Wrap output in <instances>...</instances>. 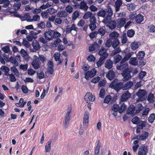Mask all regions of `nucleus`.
<instances>
[{
    "label": "nucleus",
    "instance_id": "f257e3e1",
    "mask_svg": "<svg viewBox=\"0 0 155 155\" xmlns=\"http://www.w3.org/2000/svg\"><path fill=\"white\" fill-rule=\"evenodd\" d=\"M112 15L113 11L109 7H107L106 11L101 9L97 13L99 16L104 18L102 22L105 24H106L110 20Z\"/></svg>",
    "mask_w": 155,
    "mask_h": 155
},
{
    "label": "nucleus",
    "instance_id": "f03ea898",
    "mask_svg": "<svg viewBox=\"0 0 155 155\" xmlns=\"http://www.w3.org/2000/svg\"><path fill=\"white\" fill-rule=\"evenodd\" d=\"M109 87L114 89L116 91L118 92L123 87V82H118L117 79H115L110 84Z\"/></svg>",
    "mask_w": 155,
    "mask_h": 155
},
{
    "label": "nucleus",
    "instance_id": "7ed1b4c3",
    "mask_svg": "<svg viewBox=\"0 0 155 155\" xmlns=\"http://www.w3.org/2000/svg\"><path fill=\"white\" fill-rule=\"evenodd\" d=\"M136 95L138 97L137 99V101L138 102L143 101L147 97V93L144 90L139 89L137 92Z\"/></svg>",
    "mask_w": 155,
    "mask_h": 155
},
{
    "label": "nucleus",
    "instance_id": "20e7f679",
    "mask_svg": "<svg viewBox=\"0 0 155 155\" xmlns=\"http://www.w3.org/2000/svg\"><path fill=\"white\" fill-rule=\"evenodd\" d=\"M71 109L72 107L71 106H70L69 107H68V109L67 112L66 116H65L64 121L63 122V123L64 124V127L65 129L67 128H68V126L69 124L70 120V114L71 113Z\"/></svg>",
    "mask_w": 155,
    "mask_h": 155
},
{
    "label": "nucleus",
    "instance_id": "39448f33",
    "mask_svg": "<svg viewBox=\"0 0 155 155\" xmlns=\"http://www.w3.org/2000/svg\"><path fill=\"white\" fill-rule=\"evenodd\" d=\"M116 68L117 70L122 71L123 72L124 71L128 69V63L126 61H123L122 60L120 64H118Z\"/></svg>",
    "mask_w": 155,
    "mask_h": 155
},
{
    "label": "nucleus",
    "instance_id": "423d86ee",
    "mask_svg": "<svg viewBox=\"0 0 155 155\" xmlns=\"http://www.w3.org/2000/svg\"><path fill=\"white\" fill-rule=\"evenodd\" d=\"M131 71L128 69L124 71L121 73V74L123 77V81H127L132 78V76L130 74Z\"/></svg>",
    "mask_w": 155,
    "mask_h": 155
},
{
    "label": "nucleus",
    "instance_id": "0eeeda50",
    "mask_svg": "<svg viewBox=\"0 0 155 155\" xmlns=\"http://www.w3.org/2000/svg\"><path fill=\"white\" fill-rule=\"evenodd\" d=\"M148 151L147 146L143 145L139 149L138 155H147Z\"/></svg>",
    "mask_w": 155,
    "mask_h": 155
},
{
    "label": "nucleus",
    "instance_id": "6e6552de",
    "mask_svg": "<svg viewBox=\"0 0 155 155\" xmlns=\"http://www.w3.org/2000/svg\"><path fill=\"white\" fill-rule=\"evenodd\" d=\"M107 49L103 47H101L98 52V54L101 56L100 57L106 59L108 55V54L107 52Z\"/></svg>",
    "mask_w": 155,
    "mask_h": 155
},
{
    "label": "nucleus",
    "instance_id": "1a4fd4ad",
    "mask_svg": "<svg viewBox=\"0 0 155 155\" xmlns=\"http://www.w3.org/2000/svg\"><path fill=\"white\" fill-rule=\"evenodd\" d=\"M53 30L50 29L44 33V35L46 39L50 41L53 39Z\"/></svg>",
    "mask_w": 155,
    "mask_h": 155
},
{
    "label": "nucleus",
    "instance_id": "9d476101",
    "mask_svg": "<svg viewBox=\"0 0 155 155\" xmlns=\"http://www.w3.org/2000/svg\"><path fill=\"white\" fill-rule=\"evenodd\" d=\"M131 95V94L128 91H125L122 94L120 97V101L121 102L126 101L127 99L130 97Z\"/></svg>",
    "mask_w": 155,
    "mask_h": 155
},
{
    "label": "nucleus",
    "instance_id": "9b49d317",
    "mask_svg": "<svg viewBox=\"0 0 155 155\" xmlns=\"http://www.w3.org/2000/svg\"><path fill=\"white\" fill-rule=\"evenodd\" d=\"M96 71L95 69H92L91 71H87L85 74L84 77L87 80H88L89 78H91L93 77L96 74Z\"/></svg>",
    "mask_w": 155,
    "mask_h": 155
},
{
    "label": "nucleus",
    "instance_id": "f8f14e48",
    "mask_svg": "<svg viewBox=\"0 0 155 155\" xmlns=\"http://www.w3.org/2000/svg\"><path fill=\"white\" fill-rule=\"evenodd\" d=\"M95 96L90 92H87L84 96V99L87 103L88 101H93L95 100Z\"/></svg>",
    "mask_w": 155,
    "mask_h": 155
},
{
    "label": "nucleus",
    "instance_id": "ddd939ff",
    "mask_svg": "<svg viewBox=\"0 0 155 155\" xmlns=\"http://www.w3.org/2000/svg\"><path fill=\"white\" fill-rule=\"evenodd\" d=\"M122 1L121 0H117L115 2L114 7L115 8V11L117 12L120 10V7L122 6Z\"/></svg>",
    "mask_w": 155,
    "mask_h": 155
},
{
    "label": "nucleus",
    "instance_id": "4468645a",
    "mask_svg": "<svg viewBox=\"0 0 155 155\" xmlns=\"http://www.w3.org/2000/svg\"><path fill=\"white\" fill-rule=\"evenodd\" d=\"M87 3L85 1L83 0L81 1L80 4L79 8L84 11H87L88 8V7L87 6Z\"/></svg>",
    "mask_w": 155,
    "mask_h": 155
},
{
    "label": "nucleus",
    "instance_id": "2eb2a0df",
    "mask_svg": "<svg viewBox=\"0 0 155 155\" xmlns=\"http://www.w3.org/2000/svg\"><path fill=\"white\" fill-rule=\"evenodd\" d=\"M133 82L130 81H127L126 83L124 85L123 84V87L122 89L123 90H127L130 88L133 85Z\"/></svg>",
    "mask_w": 155,
    "mask_h": 155
},
{
    "label": "nucleus",
    "instance_id": "dca6fc26",
    "mask_svg": "<svg viewBox=\"0 0 155 155\" xmlns=\"http://www.w3.org/2000/svg\"><path fill=\"white\" fill-rule=\"evenodd\" d=\"M110 20L107 24V26L110 29H114L116 26L117 23L115 21Z\"/></svg>",
    "mask_w": 155,
    "mask_h": 155
},
{
    "label": "nucleus",
    "instance_id": "f3484780",
    "mask_svg": "<svg viewBox=\"0 0 155 155\" xmlns=\"http://www.w3.org/2000/svg\"><path fill=\"white\" fill-rule=\"evenodd\" d=\"M135 107L133 105H130L129 107H128L127 112L128 114H131L132 115H134L136 113L134 112L135 111Z\"/></svg>",
    "mask_w": 155,
    "mask_h": 155
},
{
    "label": "nucleus",
    "instance_id": "a211bd4d",
    "mask_svg": "<svg viewBox=\"0 0 155 155\" xmlns=\"http://www.w3.org/2000/svg\"><path fill=\"white\" fill-rule=\"evenodd\" d=\"M115 77L114 72L112 70H110L106 74V77L110 80H113Z\"/></svg>",
    "mask_w": 155,
    "mask_h": 155
},
{
    "label": "nucleus",
    "instance_id": "6ab92c4d",
    "mask_svg": "<svg viewBox=\"0 0 155 155\" xmlns=\"http://www.w3.org/2000/svg\"><path fill=\"white\" fill-rule=\"evenodd\" d=\"M120 44V41L117 38H114L113 41L112 40V47L114 49L116 48Z\"/></svg>",
    "mask_w": 155,
    "mask_h": 155
},
{
    "label": "nucleus",
    "instance_id": "aec40b11",
    "mask_svg": "<svg viewBox=\"0 0 155 155\" xmlns=\"http://www.w3.org/2000/svg\"><path fill=\"white\" fill-rule=\"evenodd\" d=\"M113 64L112 61L110 59L106 61L105 63V66L108 69H110L113 67Z\"/></svg>",
    "mask_w": 155,
    "mask_h": 155
},
{
    "label": "nucleus",
    "instance_id": "412c9836",
    "mask_svg": "<svg viewBox=\"0 0 155 155\" xmlns=\"http://www.w3.org/2000/svg\"><path fill=\"white\" fill-rule=\"evenodd\" d=\"M22 21L26 20L28 21L31 22V18L29 13H25L24 14L23 16L21 18Z\"/></svg>",
    "mask_w": 155,
    "mask_h": 155
},
{
    "label": "nucleus",
    "instance_id": "4be33fe9",
    "mask_svg": "<svg viewBox=\"0 0 155 155\" xmlns=\"http://www.w3.org/2000/svg\"><path fill=\"white\" fill-rule=\"evenodd\" d=\"M32 45L33 48L36 51L39 50L41 48L39 43L36 40L33 41Z\"/></svg>",
    "mask_w": 155,
    "mask_h": 155
},
{
    "label": "nucleus",
    "instance_id": "5701e85b",
    "mask_svg": "<svg viewBox=\"0 0 155 155\" xmlns=\"http://www.w3.org/2000/svg\"><path fill=\"white\" fill-rule=\"evenodd\" d=\"M127 106L124 103H120L119 107V112L120 113H122L126 109Z\"/></svg>",
    "mask_w": 155,
    "mask_h": 155
},
{
    "label": "nucleus",
    "instance_id": "b1692460",
    "mask_svg": "<svg viewBox=\"0 0 155 155\" xmlns=\"http://www.w3.org/2000/svg\"><path fill=\"white\" fill-rule=\"evenodd\" d=\"M51 140H49L46 143L45 146V152L46 153L49 152L51 149Z\"/></svg>",
    "mask_w": 155,
    "mask_h": 155
},
{
    "label": "nucleus",
    "instance_id": "393cba45",
    "mask_svg": "<svg viewBox=\"0 0 155 155\" xmlns=\"http://www.w3.org/2000/svg\"><path fill=\"white\" fill-rule=\"evenodd\" d=\"M31 64L33 68L35 69H38L40 67V65L39 64V62L38 61L36 58H35V60H34L31 63Z\"/></svg>",
    "mask_w": 155,
    "mask_h": 155
},
{
    "label": "nucleus",
    "instance_id": "a878e982",
    "mask_svg": "<svg viewBox=\"0 0 155 155\" xmlns=\"http://www.w3.org/2000/svg\"><path fill=\"white\" fill-rule=\"evenodd\" d=\"M1 70L3 71L5 75L8 76L9 75V71H10L9 68L3 65L0 68Z\"/></svg>",
    "mask_w": 155,
    "mask_h": 155
},
{
    "label": "nucleus",
    "instance_id": "bb28decb",
    "mask_svg": "<svg viewBox=\"0 0 155 155\" xmlns=\"http://www.w3.org/2000/svg\"><path fill=\"white\" fill-rule=\"evenodd\" d=\"M149 134L147 132H144L139 137V140H145L147 138Z\"/></svg>",
    "mask_w": 155,
    "mask_h": 155
},
{
    "label": "nucleus",
    "instance_id": "cd10ccee",
    "mask_svg": "<svg viewBox=\"0 0 155 155\" xmlns=\"http://www.w3.org/2000/svg\"><path fill=\"white\" fill-rule=\"evenodd\" d=\"M143 20V16L140 14H138L135 17V21L137 23H140Z\"/></svg>",
    "mask_w": 155,
    "mask_h": 155
},
{
    "label": "nucleus",
    "instance_id": "c85d7f7f",
    "mask_svg": "<svg viewBox=\"0 0 155 155\" xmlns=\"http://www.w3.org/2000/svg\"><path fill=\"white\" fill-rule=\"evenodd\" d=\"M68 15V13L65 11H61L57 14V16L60 18H66Z\"/></svg>",
    "mask_w": 155,
    "mask_h": 155
},
{
    "label": "nucleus",
    "instance_id": "c756f323",
    "mask_svg": "<svg viewBox=\"0 0 155 155\" xmlns=\"http://www.w3.org/2000/svg\"><path fill=\"white\" fill-rule=\"evenodd\" d=\"M119 34L116 31H114L110 33L109 34V37L110 40H113L114 38H117L119 36Z\"/></svg>",
    "mask_w": 155,
    "mask_h": 155
},
{
    "label": "nucleus",
    "instance_id": "7c9ffc66",
    "mask_svg": "<svg viewBox=\"0 0 155 155\" xmlns=\"http://www.w3.org/2000/svg\"><path fill=\"white\" fill-rule=\"evenodd\" d=\"M101 143L98 140L96 146L94 151L95 155H99L100 151V147L101 146Z\"/></svg>",
    "mask_w": 155,
    "mask_h": 155
},
{
    "label": "nucleus",
    "instance_id": "2f4dec72",
    "mask_svg": "<svg viewBox=\"0 0 155 155\" xmlns=\"http://www.w3.org/2000/svg\"><path fill=\"white\" fill-rule=\"evenodd\" d=\"M137 63L138 61L136 58H132L129 61V63L132 65H137Z\"/></svg>",
    "mask_w": 155,
    "mask_h": 155
},
{
    "label": "nucleus",
    "instance_id": "473e14b6",
    "mask_svg": "<svg viewBox=\"0 0 155 155\" xmlns=\"http://www.w3.org/2000/svg\"><path fill=\"white\" fill-rule=\"evenodd\" d=\"M35 56L36 57L35 58H36L38 61H40L42 63H44L46 61V58L43 55H39L38 57L35 55Z\"/></svg>",
    "mask_w": 155,
    "mask_h": 155
},
{
    "label": "nucleus",
    "instance_id": "72a5a7b5",
    "mask_svg": "<svg viewBox=\"0 0 155 155\" xmlns=\"http://www.w3.org/2000/svg\"><path fill=\"white\" fill-rule=\"evenodd\" d=\"M97 34H99L101 36L104 35L105 33V28L104 27L100 28L97 31Z\"/></svg>",
    "mask_w": 155,
    "mask_h": 155
},
{
    "label": "nucleus",
    "instance_id": "f704fd0d",
    "mask_svg": "<svg viewBox=\"0 0 155 155\" xmlns=\"http://www.w3.org/2000/svg\"><path fill=\"white\" fill-rule=\"evenodd\" d=\"M10 61L12 63L13 65L16 67L18 65V62L16 59L14 57H11L10 58Z\"/></svg>",
    "mask_w": 155,
    "mask_h": 155
},
{
    "label": "nucleus",
    "instance_id": "c9c22d12",
    "mask_svg": "<svg viewBox=\"0 0 155 155\" xmlns=\"http://www.w3.org/2000/svg\"><path fill=\"white\" fill-rule=\"evenodd\" d=\"M127 9L131 11L134 9L136 7V5L134 3L128 4L127 5Z\"/></svg>",
    "mask_w": 155,
    "mask_h": 155
},
{
    "label": "nucleus",
    "instance_id": "e433bc0d",
    "mask_svg": "<svg viewBox=\"0 0 155 155\" xmlns=\"http://www.w3.org/2000/svg\"><path fill=\"white\" fill-rule=\"evenodd\" d=\"M126 18H124L119 19L118 26H123L126 23Z\"/></svg>",
    "mask_w": 155,
    "mask_h": 155
},
{
    "label": "nucleus",
    "instance_id": "4c0bfd02",
    "mask_svg": "<svg viewBox=\"0 0 155 155\" xmlns=\"http://www.w3.org/2000/svg\"><path fill=\"white\" fill-rule=\"evenodd\" d=\"M145 55V53L143 51H139L137 53V58L141 60L144 58Z\"/></svg>",
    "mask_w": 155,
    "mask_h": 155
},
{
    "label": "nucleus",
    "instance_id": "58836bf2",
    "mask_svg": "<svg viewBox=\"0 0 155 155\" xmlns=\"http://www.w3.org/2000/svg\"><path fill=\"white\" fill-rule=\"evenodd\" d=\"M121 51V49L119 47L117 48L116 49L115 48V49L112 51V52L111 54V55L112 56H114Z\"/></svg>",
    "mask_w": 155,
    "mask_h": 155
},
{
    "label": "nucleus",
    "instance_id": "ea45409f",
    "mask_svg": "<svg viewBox=\"0 0 155 155\" xmlns=\"http://www.w3.org/2000/svg\"><path fill=\"white\" fill-rule=\"evenodd\" d=\"M93 14L91 12H86L83 16V18L84 19H88L91 18L93 16Z\"/></svg>",
    "mask_w": 155,
    "mask_h": 155
},
{
    "label": "nucleus",
    "instance_id": "a19ab883",
    "mask_svg": "<svg viewBox=\"0 0 155 155\" xmlns=\"http://www.w3.org/2000/svg\"><path fill=\"white\" fill-rule=\"evenodd\" d=\"M146 122L145 121H142L140 120L137 125V127H139V129H142L145 126Z\"/></svg>",
    "mask_w": 155,
    "mask_h": 155
},
{
    "label": "nucleus",
    "instance_id": "79ce46f5",
    "mask_svg": "<svg viewBox=\"0 0 155 155\" xmlns=\"http://www.w3.org/2000/svg\"><path fill=\"white\" fill-rule=\"evenodd\" d=\"M155 119V114H151L148 118V120L149 122L152 123Z\"/></svg>",
    "mask_w": 155,
    "mask_h": 155
},
{
    "label": "nucleus",
    "instance_id": "37998d69",
    "mask_svg": "<svg viewBox=\"0 0 155 155\" xmlns=\"http://www.w3.org/2000/svg\"><path fill=\"white\" fill-rule=\"evenodd\" d=\"M106 59L100 57L99 60L97 62L96 64L97 67L101 66L105 61Z\"/></svg>",
    "mask_w": 155,
    "mask_h": 155
},
{
    "label": "nucleus",
    "instance_id": "c03bdc74",
    "mask_svg": "<svg viewBox=\"0 0 155 155\" xmlns=\"http://www.w3.org/2000/svg\"><path fill=\"white\" fill-rule=\"evenodd\" d=\"M135 34V31L133 29L129 30L127 32V36L130 38H132L133 37Z\"/></svg>",
    "mask_w": 155,
    "mask_h": 155
},
{
    "label": "nucleus",
    "instance_id": "a18cd8bd",
    "mask_svg": "<svg viewBox=\"0 0 155 155\" xmlns=\"http://www.w3.org/2000/svg\"><path fill=\"white\" fill-rule=\"evenodd\" d=\"M57 10L54 8H50L47 10V12H48L50 15L54 14L57 12Z\"/></svg>",
    "mask_w": 155,
    "mask_h": 155
},
{
    "label": "nucleus",
    "instance_id": "49530a36",
    "mask_svg": "<svg viewBox=\"0 0 155 155\" xmlns=\"http://www.w3.org/2000/svg\"><path fill=\"white\" fill-rule=\"evenodd\" d=\"M133 53H129L127 54L124 57V58L122 60L123 61H126L128 60L131 57Z\"/></svg>",
    "mask_w": 155,
    "mask_h": 155
},
{
    "label": "nucleus",
    "instance_id": "de8ad7c7",
    "mask_svg": "<svg viewBox=\"0 0 155 155\" xmlns=\"http://www.w3.org/2000/svg\"><path fill=\"white\" fill-rule=\"evenodd\" d=\"M153 99V94L150 93L147 97V100L150 103H153L154 102Z\"/></svg>",
    "mask_w": 155,
    "mask_h": 155
},
{
    "label": "nucleus",
    "instance_id": "09e8293b",
    "mask_svg": "<svg viewBox=\"0 0 155 155\" xmlns=\"http://www.w3.org/2000/svg\"><path fill=\"white\" fill-rule=\"evenodd\" d=\"M37 27L40 29H43L45 27V23L44 22H41L37 25Z\"/></svg>",
    "mask_w": 155,
    "mask_h": 155
},
{
    "label": "nucleus",
    "instance_id": "8fccbe9b",
    "mask_svg": "<svg viewBox=\"0 0 155 155\" xmlns=\"http://www.w3.org/2000/svg\"><path fill=\"white\" fill-rule=\"evenodd\" d=\"M105 45V47L107 48H109L111 46H112V40L110 39L107 40Z\"/></svg>",
    "mask_w": 155,
    "mask_h": 155
},
{
    "label": "nucleus",
    "instance_id": "3c124183",
    "mask_svg": "<svg viewBox=\"0 0 155 155\" xmlns=\"http://www.w3.org/2000/svg\"><path fill=\"white\" fill-rule=\"evenodd\" d=\"M140 120V119L138 117H137L136 116L134 117L132 120V122L133 123V124H138V123L139 122V121Z\"/></svg>",
    "mask_w": 155,
    "mask_h": 155
},
{
    "label": "nucleus",
    "instance_id": "603ef678",
    "mask_svg": "<svg viewBox=\"0 0 155 155\" xmlns=\"http://www.w3.org/2000/svg\"><path fill=\"white\" fill-rule=\"evenodd\" d=\"M130 46L131 49L134 50H136L138 48L139 45L137 43L134 42L131 44Z\"/></svg>",
    "mask_w": 155,
    "mask_h": 155
},
{
    "label": "nucleus",
    "instance_id": "864d4df0",
    "mask_svg": "<svg viewBox=\"0 0 155 155\" xmlns=\"http://www.w3.org/2000/svg\"><path fill=\"white\" fill-rule=\"evenodd\" d=\"M21 6V3L20 2H18L16 3H15L13 5V7L15 11H17L19 9Z\"/></svg>",
    "mask_w": 155,
    "mask_h": 155
},
{
    "label": "nucleus",
    "instance_id": "5fc2aeb1",
    "mask_svg": "<svg viewBox=\"0 0 155 155\" xmlns=\"http://www.w3.org/2000/svg\"><path fill=\"white\" fill-rule=\"evenodd\" d=\"M127 40L126 35L125 33H124L122 37L121 38V43L123 44H125L127 41Z\"/></svg>",
    "mask_w": 155,
    "mask_h": 155
},
{
    "label": "nucleus",
    "instance_id": "6e6d98bb",
    "mask_svg": "<svg viewBox=\"0 0 155 155\" xmlns=\"http://www.w3.org/2000/svg\"><path fill=\"white\" fill-rule=\"evenodd\" d=\"M119 105L114 104L112 106L111 110L113 111H119Z\"/></svg>",
    "mask_w": 155,
    "mask_h": 155
},
{
    "label": "nucleus",
    "instance_id": "4d7b16f0",
    "mask_svg": "<svg viewBox=\"0 0 155 155\" xmlns=\"http://www.w3.org/2000/svg\"><path fill=\"white\" fill-rule=\"evenodd\" d=\"M79 16V14L78 11H76L74 12L72 15L73 19L75 20Z\"/></svg>",
    "mask_w": 155,
    "mask_h": 155
},
{
    "label": "nucleus",
    "instance_id": "13d9d810",
    "mask_svg": "<svg viewBox=\"0 0 155 155\" xmlns=\"http://www.w3.org/2000/svg\"><path fill=\"white\" fill-rule=\"evenodd\" d=\"M54 57L56 61H58L60 57V54L58 52H55L54 55Z\"/></svg>",
    "mask_w": 155,
    "mask_h": 155
},
{
    "label": "nucleus",
    "instance_id": "bf43d9fd",
    "mask_svg": "<svg viewBox=\"0 0 155 155\" xmlns=\"http://www.w3.org/2000/svg\"><path fill=\"white\" fill-rule=\"evenodd\" d=\"M11 71L15 73V74L17 76L19 75V72L15 67L13 66L11 68Z\"/></svg>",
    "mask_w": 155,
    "mask_h": 155
},
{
    "label": "nucleus",
    "instance_id": "052dcab7",
    "mask_svg": "<svg viewBox=\"0 0 155 155\" xmlns=\"http://www.w3.org/2000/svg\"><path fill=\"white\" fill-rule=\"evenodd\" d=\"M146 74V72L144 71H141L139 73V78L140 80H142L143 77Z\"/></svg>",
    "mask_w": 155,
    "mask_h": 155
},
{
    "label": "nucleus",
    "instance_id": "680f3d73",
    "mask_svg": "<svg viewBox=\"0 0 155 155\" xmlns=\"http://www.w3.org/2000/svg\"><path fill=\"white\" fill-rule=\"evenodd\" d=\"M40 19V17L38 15H35L33 16L32 19L31 18V21H37Z\"/></svg>",
    "mask_w": 155,
    "mask_h": 155
},
{
    "label": "nucleus",
    "instance_id": "e2e57ef3",
    "mask_svg": "<svg viewBox=\"0 0 155 155\" xmlns=\"http://www.w3.org/2000/svg\"><path fill=\"white\" fill-rule=\"evenodd\" d=\"M122 57L120 55H117L114 57V62L115 63L118 62L121 59Z\"/></svg>",
    "mask_w": 155,
    "mask_h": 155
},
{
    "label": "nucleus",
    "instance_id": "0e129e2a",
    "mask_svg": "<svg viewBox=\"0 0 155 155\" xmlns=\"http://www.w3.org/2000/svg\"><path fill=\"white\" fill-rule=\"evenodd\" d=\"M65 10L69 13H71L72 12L73 8L71 6L68 5L65 8Z\"/></svg>",
    "mask_w": 155,
    "mask_h": 155
},
{
    "label": "nucleus",
    "instance_id": "69168bd1",
    "mask_svg": "<svg viewBox=\"0 0 155 155\" xmlns=\"http://www.w3.org/2000/svg\"><path fill=\"white\" fill-rule=\"evenodd\" d=\"M138 108L136 110V114L139 113L143 108V107L141 104H139L138 105Z\"/></svg>",
    "mask_w": 155,
    "mask_h": 155
},
{
    "label": "nucleus",
    "instance_id": "338daca9",
    "mask_svg": "<svg viewBox=\"0 0 155 155\" xmlns=\"http://www.w3.org/2000/svg\"><path fill=\"white\" fill-rule=\"evenodd\" d=\"M111 97L110 95L107 96L104 98V102L105 103L108 104L109 103L110 100L111 99Z\"/></svg>",
    "mask_w": 155,
    "mask_h": 155
},
{
    "label": "nucleus",
    "instance_id": "774afa93",
    "mask_svg": "<svg viewBox=\"0 0 155 155\" xmlns=\"http://www.w3.org/2000/svg\"><path fill=\"white\" fill-rule=\"evenodd\" d=\"M53 38L59 37L61 35V34L57 31L53 30Z\"/></svg>",
    "mask_w": 155,
    "mask_h": 155
}]
</instances>
